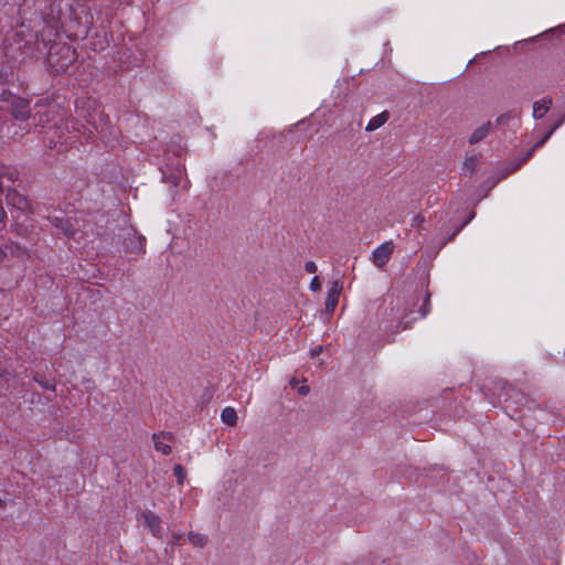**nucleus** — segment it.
I'll list each match as a JSON object with an SVG mask.
<instances>
[{"label": "nucleus", "mask_w": 565, "mask_h": 565, "mask_svg": "<svg viewBox=\"0 0 565 565\" xmlns=\"http://www.w3.org/2000/svg\"><path fill=\"white\" fill-rule=\"evenodd\" d=\"M70 10L71 0H53L41 14L39 24H43L42 30H33L22 22L15 36L23 54L30 58L38 57L47 42L60 34L62 23L66 21L61 14H70Z\"/></svg>", "instance_id": "nucleus-1"}, {"label": "nucleus", "mask_w": 565, "mask_h": 565, "mask_svg": "<svg viewBox=\"0 0 565 565\" xmlns=\"http://www.w3.org/2000/svg\"><path fill=\"white\" fill-rule=\"evenodd\" d=\"M419 299L407 298L397 299L396 305L391 308V315L398 320V328L405 330L411 327L412 322L418 318H424L428 311L429 296L422 298V305L418 306Z\"/></svg>", "instance_id": "nucleus-2"}, {"label": "nucleus", "mask_w": 565, "mask_h": 565, "mask_svg": "<svg viewBox=\"0 0 565 565\" xmlns=\"http://www.w3.org/2000/svg\"><path fill=\"white\" fill-rule=\"evenodd\" d=\"M61 15L66 20L65 23H62L61 31L68 36L71 34H87L93 24V15L88 8L75 0H71L70 14L62 13Z\"/></svg>", "instance_id": "nucleus-3"}, {"label": "nucleus", "mask_w": 565, "mask_h": 565, "mask_svg": "<svg viewBox=\"0 0 565 565\" xmlns=\"http://www.w3.org/2000/svg\"><path fill=\"white\" fill-rule=\"evenodd\" d=\"M77 54L75 49L66 43H54L51 45L46 65L52 74H61L76 61Z\"/></svg>", "instance_id": "nucleus-4"}, {"label": "nucleus", "mask_w": 565, "mask_h": 565, "mask_svg": "<svg viewBox=\"0 0 565 565\" xmlns=\"http://www.w3.org/2000/svg\"><path fill=\"white\" fill-rule=\"evenodd\" d=\"M0 100L9 105L10 114L15 120L24 121L31 117L30 100L19 97L10 90H3Z\"/></svg>", "instance_id": "nucleus-5"}, {"label": "nucleus", "mask_w": 565, "mask_h": 565, "mask_svg": "<svg viewBox=\"0 0 565 565\" xmlns=\"http://www.w3.org/2000/svg\"><path fill=\"white\" fill-rule=\"evenodd\" d=\"M47 221L56 228L57 234H62L67 238H75L79 232L77 218L66 216L62 212L49 215Z\"/></svg>", "instance_id": "nucleus-6"}, {"label": "nucleus", "mask_w": 565, "mask_h": 565, "mask_svg": "<svg viewBox=\"0 0 565 565\" xmlns=\"http://www.w3.org/2000/svg\"><path fill=\"white\" fill-rule=\"evenodd\" d=\"M35 108L36 111L33 115L31 114L30 117L33 121V125L45 127L46 124L52 121L55 110L50 106L40 103L35 104Z\"/></svg>", "instance_id": "nucleus-7"}, {"label": "nucleus", "mask_w": 565, "mask_h": 565, "mask_svg": "<svg viewBox=\"0 0 565 565\" xmlns=\"http://www.w3.org/2000/svg\"><path fill=\"white\" fill-rule=\"evenodd\" d=\"M142 518L154 537L161 539L163 536L162 520L152 511H146L142 513Z\"/></svg>", "instance_id": "nucleus-8"}, {"label": "nucleus", "mask_w": 565, "mask_h": 565, "mask_svg": "<svg viewBox=\"0 0 565 565\" xmlns=\"http://www.w3.org/2000/svg\"><path fill=\"white\" fill-rule=\"evenodd\" d=\"M341 290H342V282L340 280L333 281L331 288L328 291V295H327L326 301H324L326 311L329 315L333 313V311L338 305Z\"/></svg>", "instance_id": "nucleus-9"}, {"label": "nucleus", "mask_w": 565, "mask_h": 565, "mask_svg": "<svg viewBox=\"0 0 565 565\" xmlns=\"http://www.w3.org/2000/svg\"><path fill=\"white\" fill-rule=\"evenodd\" d=\"M6 199L9 206L20 212H25L29 209V201L26 198L18 193L15 190H9Z\"/></svg>", "instance_id": "nucleus-10"}, {"label": "nucleus", "mask_w": 565, "mask_h": 565, "mask_svg": "<svg viewBox=\"0 0 565 565\" xmlns=\"http://www.w3.org/2000/svg\"><path fill=\"white\" fill-rule=\"evenodd\" d=\"M171 433L153 434L152 439L154 449L162 455H169L171 452V447L164 440H171Z\"/></svg>", "instance_id": "nucleus-11"}, {"label": "nucleus", "mask_w": 565, "mask_h": 565, "mask_svg": "<svg viewBox=\"0 0 565 565\" xmlns=\"http://www.w3.org/2000/svg\"><path fill=\"white\" fill-rule=\"evenodd\" d=\"M124 244L126 247H142L146 244V238L138 234L135 228L125 230Z\"/></svg>", "instance_id": "nucleus-12"}, {"label": "nucleus", "mask_w": 565, "mask_h": 565, "mask_svg": "<svg viewBox=\"0 0 565 565\" xmlns=\"http://www.w3.org/2000/svg\"><path fill=\"white\" fill-rule=\"evenodd\" d=\"M183 170H184L183 166L181 164L180 161H178L175 164V168L170 173H168L164 170L162 171L163 179L167 182L171 183V185L177 188L180 184V181L182 179Z\"/></svg>", "instance_id": "nucleus-13"}, {"label": "nucleus", "mask_w": 565, "mask_h": 565, "mask_svg": "<svg viewBox=\"0 0 565 565\" xmlns=\"http://www.w3.org/2000/svg\"><path fill=\"white\" fill-rule=\"evenodd\" d=\"M552 99L544 97L533 104V117L535 119L542 118L551 108Z\"/></svg>", "instance_id": "nucleus-14"}, {"label": "nucleus", "mask_w": 565, "mask_h": 565, "mask_svg": "<svg viewBox=\"0 0 565 565\" xmlns=\"http://www.w3.org/2000/svg\"><path fill=\"white\" fill-rule=\"evenodd\" d=\"M490 128H491V121H488V122L483 124L482 126L478 127L471 134V136L469 138V143L476 145V143L480 142L481 140H483L489 135Z\"/></svg>", "instance_id": "nucleus-15"}, {"label": "nucleus", "mask_w": 565, "mask_h": 565, "mask_svg": "<svg viewBox=\"0 0 565 565\" xmlns=\"http://www.w3.org/2000/svg\"><path fill=\"white\" fill-rule=\"evenodd\" d=\"M392 249H374L372 253V262L377 267H383L391 258Z\"/></svg>", "instance_id": "nucleus-16"}, {"label": "nucleus", "mask_w": 565, "mask_h": 565, "mask_svg": "<svg viewBox=\"0 0 565 565\" xmlns=\"http://www.w3.org/2000/svg\"><path fill=\"white\" fill-rule=\"evenodd\" d=\"M387 119H388V113L383 111L370 119V121L367 122V125L365 127V130L374 131V130L379 129L380 127H382L387 121Z\"/></svg>", "instance_id": "nucleus-17"}, {"label": "nucleus", "mask_w": 565, "mask_h": 565, "mask_svg": "<svg viewBox=\"0 0 565 565\" xmlns=\"http://www.w3.org/2000/svg\"><path fill=\"white\" fill-rule=\"evenodd\" d=\"M221 419L223 423L234 426L237 423V413L235 408L227 406L221 413Z\"/></svg>", "instance_id": "nucleus-18"}, {"label": "nucleus", "mask_w": 565, "mask_h": 565, "mask_svg": "<svg viewBox=\"0 0 565 565\" xmlns=\"http://www.w3.org/2000/svg\"><path fill=\"white\" fill-rule=\"evenodd\" d=\"M188 540L195 547H204L207 543V537L202 533L190 532Z\"/></svg>", "instance_id": "nucleus-19"}, {"label": "nucleus", "mask_w": 565, "mask_h": 565, "mask_svg": "<svg viewBox=\"0 0 565 565\" xmlns=\"http://www.w3.org/2000/svg\"><path fill=\"white\" fill-rule=\"evenodd\" d=\"M174 476L177 477L178 483L183 484L185 480V469L181 465H175L173 468Z\"/></svg>", "instance_id": "nucleus-20"}, {"label": "nucleus", "mask_w": 565, "mask_h": 565, "mask_svg": "<svg viewBox=\"0 0 565 565\" xmlns=\"http://www.w3.org/2000/svg\"><path fill=\"white\" fill-rule=\"evenodd\" d=\"M477 164H478V158L475 156L470 157V158L466 159V161L463 163V170L468 171L469 173H472L476 170Z\"/></svg>", "instance_id": "nucleus-21"}, {"label": "nucleus", "mask_w": 565, "mask_h": 565, "mask_svg": "<svg viewBox=\"0 0 565 565\" xmlns=\"http://www.w3.org/2000/svg\"><path fill=\"white\" fill-rule=\"evenodd\" d=\"M46 145L51 149H57V151H63L65 149L64 143L62 141H53L52 138L46 139Z\"/></svg>", "instance_id": "nucleus-22"}, {"label": "nucleus", "mask_w": 565, "mask_h": 565, "mask_svg": "<svg viewBox=\"0 0 565 565\" xmlns=\"http://www.w3.org/2000/svg\"><path fill=\"white\" fill-rule=\"evenodd\" d=\"M309 288L311 291H318L321 289V281L318 276H315L311 279Z\"/></svg>", "instance_id": "nucleus-23"}, {"label": "nucleus", "mask_w": 565, "mask_h": 565, "mask_svg": "<svg viewBox=\"0 0 565 565\" xmlns=\"http://www.w3.org/2000/svg\"><path fill=\"white\" fill-rule=\"evenodd\" d=\"M305 269H306V271H307V273H309V274H313V273H316V271H317L318 267H317V265H316V263H315V262H312V260H308V262H306V264H305Z\"/></svg>", "instance_id": "nucleus-24"}, {"label": "nucleus", "mask_w": 565, "mask_h": 565, "mask_svg": "<svg viewBox=\"0 0 565 565\" xmlns=\"http://www.w3.org/2000/svg\"><path fill=\"white\" fill-rule=\"evenodd\" d=\"M535 150H536V149H534V146H533L530 150H527V151L524 153V156L522 157L521 162L516 166V168H515V169H518L522 163H525V162H526V161H527V160L533 156V153H534V151H535Z\"/></svg>", "instance_id": "nucleus-25"}, {"label": "nucleus", "mask_w": 565, "mask_h": 565, "mask_svg": "<svg viewBox=\"0 0 565 565\" xmlns=\"http://www.w3.org/2000/svg\"><path fill=\"white\" fill-rule=\"evenodd\" d=\"M510 118H511L510 113L502 114V115H500V116L495 119V124H497V125H504V124H505Z\"/></svg>", "instance_id": "nucleus-26"}, {"label": "nucleus", "mask_w": 565, "mask_h": 565, "mask_svg": "<svg viewBox=\"0 0 565 565\" xmlns=\"http://www.w3.org/2000/svg\"><path fill=\"white\" fill-rule=\"evenodd\" d=\"M548 139V135L545 134L539 141L534 143V149L541 148Z\"/></svg>", "instance_id": "nucleus-27"}, {"label": "nucleus", "mask_w": 565, "mask_h": 565, "mask_svg": "<svg viewBox=\"0 0 565 565\" xmlns=\"http://www.w3.org/2000/svg\"><path fill=\"white\" fill-rule=\"evenodd\" d=\"M322 352V347L321 345H318L316 347L315 349L311 350V356L312 358H317L319 356V354Z\"/></svg>", "instance_id": "nucleus-28"}, {"label": "nucleus", "mask_w": 565, "mask_h": 565, "mask_svg": "<svg viewBox=\"0 0 565 565\" xmlns=\"http://www.w3.org/2000/svg\"><path fill=\"white\" fill-rule=\"evenodd\" d=\"M298 392L301 395H307L309 393V387L308 386H301V387H299Z\"/></svg>", "instance_id": "nucleus-29"}, {"label": "nucleus", "mask_w": 565, "mask_h": 565, "mask_svg": "<svg viewBox=\"0 0 565 565\" xmlns=\"http://www.w3.org/2000/svg\"><path fill=\"white\" fill-rule=\"evenodd\" d=\"M564 119L559 118L554 125H553V128L555 130H557L563 124H564Z\"/></svg>", "instance_id": "nucleus-30"}, {"label": "nucleus", "mask_w": 565, "mask_h": 565, "mask_svg": "<svg viewBox=\"0 0 565 565\" xmlns=\"http://www.w3.org/2000/svg\"><path fill=\"white\" fill-rule=\"evenodd\" d=\"M460 228L458 227L455 232H452V234L449 236V238L447 241H441L440 244L441 245H445L448 243V241H450L459 231Z\"/></svg>", "instance_id": "nucleus-31"}, {"label": "nucleus", "mask_w": 565, "mask_h": 565, "mask_svg": "<svg viewBox=\"0 0 565 565\" xmlns=\"http://www.w3.org/2000/svg\"><path fill=\"white\" fill-rule=\"evenodd\" d=\"M172 539L174 542H179L181 540V535L178 533L172 534Z\"/></svg>", "instance_id": "nucleus-32"}, {"label": "nucleus", "mask_w": 565, "mask_h": 565, "mask_svg": "<svg viewBox=\"0 0 565 565\" xmlns=\"http://www.w3.org/2000/svg\"><path fill=\"white\" fill-rule=\"evenodd\" d=\"M555 132V129L553 128V126L548 129V131L546 132V135H548V137L551 138V136Z\"/></svg>", "instance_id": "nucleus-33"}, {"label": "nucleus", "mask_w": 565, "mask_h": 565, "mask_svg": "<svg viewBox=\"0 0 565 565\" xmlns=\"http://www.w3.org/2000/svg\"><path fill=\"white\" fill-rule=\"evenodd\" d=\"M388 245H390V244H388L387 242H384V243L380 244V246H379V247L384 248V247H388Z\"/></svg>", "instance_id": "nucleus-34"}, {"label": "nucleus", "mask_w": 565, "mask_h": 565, "mask_svg": "<svg viewBox=\"0 0 565 565\" xmlns=\"http://www.w3.org/2000/svg\"><path fill=\"white\" fill-rule=\"evenodd\" d=\"M9 10H10L11 12H13V11L15 10V8H14L13 6H11V7L9 8Z\"/></svg>", "instance_id": "nucleus-35"}, {"label": "nucleus", "mask_w": 565, "mask_h": 565, "mask_svg": "<svg viewBox=\"0 0 565 565\" xmlns=\"http://www.w3.org/2000/svg\"><path fill=\"white\" fill-rule=\"evenodd\" d=\"M3 250L0 249V260L2 259Z\"/></svg>", "instance_id": "nucleus-36"}, {"label": "nucleus", "mask_w": 565, "mask_h": 565, "mask_svg": "<svg viewBox=\"0 0 565 565\" xmlns=\"http://www.w3.org/2000/svg\"><path fill=\"white\" fill-rule=\"evenodd\" d=\"M3 371L0 369V376H2Z\"/></svg>", "instance_id": "nucleus-37"}, {"label": "nucleus", "mask_w": 565, "mask_h": 565, "mask_svg": "<svg viewBox=\"0 0 565 565\" xmlns=\"http://www.w3.org/2000/svg\"><path fill=\"white\" fill-rule=\"evenodd\" d=\"M562 119H564V121H565V114L563 115Z\"/></svg>", "instance_id": "nucleus-38"}]
</instances>
